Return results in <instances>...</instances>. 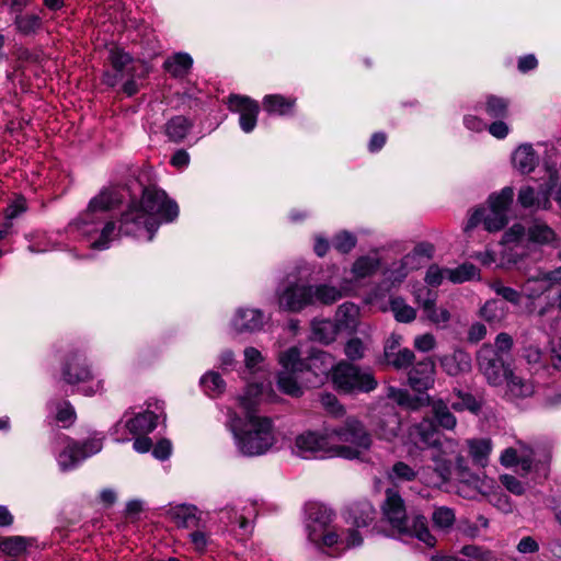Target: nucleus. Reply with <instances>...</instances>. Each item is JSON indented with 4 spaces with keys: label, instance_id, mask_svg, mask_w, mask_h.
Listing matches in <instances>:
<instances>
[{
    "label": "nucleus",
    "instance_id": "obj_18",
    "mask_svg": "<svg viewBox=\"0 0 561 561\" xmlns=\"http://www.w3.org/2000/svg\"><path fill=\"white\" fill-rule=\"evenodd\" d=\"M156 411L149 410L150 404L148 405V410L145 412L138 413L134 416H129V414H125L123 420L117 422L115 425V434L117 435L116 440L118 442H127L129 440L128 436H125V432L133 436L137 435H147L152 432L156 426L159 416L163 413V404L156 402Z\"/></svg>",
    "mask_w": 561,
    "mask_h": 561
},
{
    "label": "nucleus",
    "instance_id": "obj_56",
    "mask_svg": "<svg viewBox=\"0 0 561 561\" xmlns=\"http://www.w3.org/2000/svg\"><path fill=\"white\" fill-rule=\"evenodd\" d=\"M491 288L497 296H501L504 300L516 306L519 305L522 294L516 289L505 286L501 280L493 282L491 284Z\"/></svg>",
    "mask_w": 561,
    "mask_h": 561
},
{
    "label": "nucleus",
    "instance_id": "obj_59",
    "mask_svg": "<svg viewBox=\"0 0 561 561\" xmlns=\"http://www.w3.org/2000/svg\"><path fill=\"white\" fill-rule=\"evenodd\" d=\"M356 242L357 239L353 233L342 231L334 237L333 247L341 253H348L355 248Z\"/></svg>",
    "mask_w": 561,
    "mask_h": 561
},
{
    "label": "nucleus",
    "instance_id": "obj_16",
    "mask_svg": "<svg viewBox=\"0 0 561 561\" xmlns=\"http://www.w3.org/2000/svg\"><path fill=\"white\" fill-rule=\"evenodd\" d=\"M410 436L416 445L434 448L443 456L454 455L458 451V443L444 436L431 419H423L413 425Z\"/></svg>",
    "mask_w": 561,
    "mask_h": 561
},
{
    "label": "nucleus",
    "instance_id": "obj_50",
    "mask_svg": "<svg viewBox=\"0 0 561 561\" xmlns=\"http://www.w3.org/2000/svg\"><path fill=\"white\" fill-rule=\"evenodd\" d=\"M28 541L21 536H11L0 541V551L12 557L21 556L27 548Z\"/></svg>",
    "mask_w": 561,
    "mask_h": 561
},
{
    "label": "nucleus",
    "instance_id": "obj_28",
    "mask_svg": "<svg viewBox=\"0 0 561 561\" xmlns=\"http://www.w3.org/2000/svg\"><path fill=\"white\" fill-rule=\"evenodd\" d=\"M335 364L333 357L321 350L312 348L306 356V370L314 377L327 376L330 371L333 375V368Z\"/></svg>",
    "mask_w": 561,
    "mask_h": 561
},
{
    "label": "nucleus",
    "instance_id": "obj_49",
    "mask_svg": "<svg viewBox=\"0 0 561 561\" xmlns=\"http://www.w3.org/2000/svg\"><path fill=\"white\" fill-rule=\"evenodd\" d=\"M480 314L488 322L495 323L502 321L506 316V308L500 300H489L480 310Z\"/></svg>",
    "mask_w": 561,
    "mask_h": 561
},
{
    "label": "nucleus",
    "instance_id": "obj_40",
    "mask_svg": "<svg viewBox=\"0 0 561 561\" xmlns=\"http://www.w3.org/2000/svg\"><path fill=\"white\" fill-rule=\"evenodd\" d=\"M198 526H194L188 534L190 542L198 552H204L211 543V529L208 523V516L201 520Z\"/></svg>",
    "mask_w": 561,
    "mask_h": 561
},
{
    "label": "nucleus",
    "instance_id": "obj_4",
    "mask_svg": "<svg viewBox=\"0 0 561 561\" xmlns=\"http://www.w3.org/2000/svg\"><path fill=\"white\" fill-rule=\"evenodd\" d=\"M513 339L507 333L496 335L494 344H483L477 353V365L486 382L492 387L504 383L510 374Z\"/></svg>",
    "mask_w": 561,
    "mask_h": 561
},
{
    "label": "nucleus",
    "instance_id": "obj_11",
    "mask_svg": "<svg viewBox=\"0 0 561 561\" xmlns=\"http://www.w3.org/2000/svg\"><path fill=\"white\" fill-rule=\"evenodd\" d=\"M334 516V512L324 505H310L306 530L308 540L317 548H332L340 542V530L333 525Z\"/></svg>",
    "mask_w": 561,
    "mask_h": 561
},
{
    "label": "nucleus",
    "instance_id": "obj_17",
    "mask_svg": "<svg viewBox=\"0 0 561 561\" xmlns=\"http://www.w3.org/2000/svg\"><path fill=\"white\" fill-rule=\"evenodd\" d=\"M64 448L56 457L58 467L61 471L76 469L84 459L98 454L102 447L101 438H90L80 444L70 437L62 438Z\"/></svg>",
    "mask_w": 561,
    "mask_h": 561
},
{
    "label": "nucleus",
    "instance_id": "obj_38",
    "mask_svg": "<svg viewBox=\"0 0 561 561\" xmlns=\"http://www.w3.org/2000/svg\"><path fill=\"white\" fill-rule=\"evenodd\" d=\"M504 381H506V394L514 399L527 398L535 391L534 385L529 380L515 375L513 369L510 370Z\"/></svg>",
    "mask_w": 561,
    "mask_h": 561
},
{
    "label": "nucleus",
    "instance_id": "obj_24",
    "mask_svg": "<svg viewBox=\"0 0 561 561\" xmlns=\"http://www.w3.org/2000/svg\"><path fill=\"white\" fill-rule=\"evenodd\" d=\"M168 516L178 527L192 529L194 526H198V523L203 520L207 514H204L194 505L180 504L170 507L168 510Z\"/></svg>",
    "mask_w": 561,
    "mask_h": 561
},
{
    "label": "nucleus",
    "instance_id": "obj_22",
    "mask_svg": "<svg viewBox=\"0 0 561 561\" xmlns=\"http://www.w3.org/2000/svg\"><path fill=\"white\" fill-rule=\"evenodd\" d=\"M228 104L230 111L239 114L240 128L247 134L251 133L257 123L259 103L248 96L230 95Z\"/></svg>",
    "mask_w": 561,
    "mask_h": 561
},
{
    "label": "nucleus",
    "instance_id": "obj_51",
    "mask_svg": "<svg viewBox=\"0 0 561 561\" xmlns=\"http://www.w3.org/2000/svg\"><path fill=\"white\" fill-rule=\"evenodd\" d=\"M400 431V421L397 414L391 413L386 420H382L378 427L377 433L380 438L385 440H392L396 438Z\"/></svg>",
    "mask_w": 561,
    "mask_h": 561
},
{
    "label": "nucleus",
    "instance_id": "obj_57",
    "mask_svg": "<svg viewBox=\"0 0 561 561\" xmlns=\"http://www.w3.org/2000/svg\"><path fill=\"white\" fill-rule=\"evenodd\" d=\"M541 274H547L546 271L537 270L533 274H529L523 285V291L528 298H536L542 295L545 291H536L541 287Z\"/></svg>",
    "mask_w": 561,
    "mask_h": 561
},
{
    "label": "nucleus",
    "instance_id": "obj_53",
    "mask_svg": "<svg viewBox=\"0 0 561 561\" xmlns=\"http://www.w3.org/2000/svg\"><path fill=\"white\" fill-rule=\"evenodd\" d=\"M424 317L434 325L438 328H446L451 319L450 312L443 307H437L436 302L423 311Z\"/></svg>",
    "mask_w": 561,
    "mask_h": 561
},
{
    "label": "nucleus",
    "instance_id": "obj_45",
    "mask_svg": "<svg viewBox=\"0 0 561 561\" xmlns=\"http://www.w3.org/2000/svg\"><path fill=\"white\" fill-rule=\"evenodd\" d=\"M14 25L21 34L33 35L42 28L43 21L38 14H19L14 19Z\"/></svg>",
    "mask_w": 561,
    "mask_h": 561
},
{
    "label": "nucleus",
    "instance_id": "obj_41",
    "mask_svg": "<svg viewBox=\"0 0 561 561\" xmlns=\"http://www.w3.org/2000/svg\"><path fill=\"white\" fill-rule=\"evenodd\" d=\"M312 337L313 340L329 344L336 339L337 332L340 331L335 321L331 320H313L311 323Z\"/></svg>",
    "mask_w": 561,
    "mask_h": 561
},
{
    "label": "nucleus",
    "instance_id": "obj_42",
    "mask_svg": "<svg viewBox=\"0 0 561 561\" xmlns=\"http://www.w3.org/2000/svg\"><path fill=\"white\" fill-rule=\"evenodd\" d=\"M431 407L432 413L439 426L445 430H454L456 427L457 420L444 400H433Z\"/></svg>",
    "mask_w": 561,
    "mask_h": 561
},
{
    "label": "nucleus",
    "instance_id": "obj_32",
    "mask_svg": "<svg viewBox=\"0 0 561 561\" xmlns=\"http://www.w3.org/2000/svg\"><path fill=\"white\" fill-rule=\"evenodd\" d=\"M381 265V261L377 254L358 256L351 267L354 280H360L373 276Z\"/></svg>",
    "mask_w": 561,
    "mask_h": 561
},
{
    "label": "nucleus",
    "instance_id": "obj_9",
    "mask_svg": "<svg viewBox=\"0 0 561 561\" xmlns=\"http://www.w3.org/2000/svg\"><path fill=\"white\" fill-rule=\"evenodd\" d=\"M551 459V450L547 446H530L517 440L515 446L505 448L500 462L505 468L519 467L524 473L530 471L546 472Z\"/></svg>",
    "mask_w": 561,
    "mask_h": 561
},
{
    "label": "nucleus",
    "instance_id": "obj_27",
    "mask_svg": "<svg viewBox=\"0 0 561 561\" xmlns=\"http://www.w3.org/2000/svg\"><path fill=\"white\" fill-rule=\"evenodd\" d=\"M434 373L435 365L431 359L419 362L409 373V383L415 391H425L434 383Z\"/></svg>",
    "mask_w": 561,
    "mask_h": 561
},
{
    "label": "nucleus",
    "instance_id": "obj_48",
    "mask_svg": "<svg viewBox=\"0 0 561 561\" xmlns=\"http://www.w3.org/2000/svg\"><path fill=\"white\" fill-rule=\"evenodd\" d=\"M458 400L450 402V407L453 410L457 412H461L468 410L473 414H478L481 411V401L478 400L470 393L467 392H457Z\"/></svg>",
    "mask_w": 561,
    "mask_h": 561
},
{
    "label": "nucleus",
    "instance_id": "obj_52",
    "mask_svg": "<svg viewBox=\"0 0 561 561\" xmlns=\"http://www.w3.org/2000/svg\"><path fill=\"white\" fill-rule=\"evenodd\" d=\"M446 275L448 280L459 284L474 278L477 268L472 264H462L456 268H447Z\"/></svg>",
    "mask_w": 561,
    "mask_h": 561
},
{
    "label": "nucleus",
    "instance_id": "obj_39",
    "mask_svg": "<svg viewBox=\"0 0 561 561\" xmlns=\"http://www.w3.org/2000/svg\"><path fill=\"white\" fill-rule=\"evenodd\" d=\"M193 59L186 53H176L165 59L163 68L174 78L185 77L192 68Z\"/></svg>",
    "mask_w": 561,
    "mask_h": 561
},
{
    "label": "nucleus",
    "instance_id": "obj_5",
    "mask_svg": "<svg viewBox=\"0 0 561 561\" xmlns=\"http://www.w3.org/2000/svg\"><path fill=\"white\" fill-rule=\"evenodd\" d=\"M330 430L332 442L335 443L336 457L359 459L373 445L371 434L355 416H347L340 426Z\"/></svg>",
    "mask_w": 561,
    "mask_h": 561
},
{
    "label": "nucleus",
    "instance_id": "obj_12",
    "mask_svg": "<svg viewBox=\"0 0 561 561\" xmlns=\"http://www.w3.org/2000/svg\"><path fill=\"white\" fill-rule=\"evenodd\" d=\"M333 385L344 393L370 392L377 388V380L367 368L346 360H340L333 368Z\"/></svg>",
    "mask_w": 561,
    "mask_h": 561
},
{
    "label": "nucleus",
    "instance_id": "obj_29",
    "mask_svg": "<svg viewBox=\"0 0 561 561\" xmlns=\"http://www.w3.org/2000/svg\"><path fill=\"white\" fill-rule=\"evenodd\" d=\"M490 486V481L485 478H480L469 472H462L457 486V493L463 499L473 500L477 499L479 494H485L486 489Z\"/></svg>",
    "mask_w": 561,
    "mask_h": 561
},
{
    "label": "nucleus",
    "instance_id": "obj_8",
    "mask_svg": "<svg viewBox=\"0 0 561 561\" xmlns=\"http://www.w3.org/2000/svg\"><path fill=\"white\" fill-rule=\"evenodd\" d=\"M110 68L103 73L102 81L111 88L122 84V91L131 96L139 90L137 83V62L125 50L113 46L108 50Z\"/></svg>",
    "mask_w": 561,
    "mask_h": 561
},
{
    "label": "nucleus",
    "instance_id": "obj_10",
    "mask_svg": "<svg viewBox=\"0 0 561 561\" xmlns=\"http://www.w3.org/2000/svg\"><path fill=\"white\" fill-rule=\"evenodd\" d=\"M277 363L280 366L277 374L278 389L287 396L300 397L304 388L298 378L306 370V357H302L301 348L293 345L279 351Z\"/></svg>",
    "mask_w": 561,
    "mask_h": 561
},
{
    "label": "nucleus",
    "instance_id": "obj_19",
    "mask_svg": "<svg viewBox=\"0 0 561 561\" xmlns=\"http://www.w3.org/2000/svg\"><path fill=\"white\" fill-rule=\"evenodd\" d=\"M443 478V472L438 469H431L430 467L414 469L404 461L394 462L388 471V479L394 484L412 482L417 479L426 485L437 486Z\"/></svg>",
    "mask_w": 561,
    "mask_h": 561
},
{
    "label": "nucleus",
    "instance_id": "obj_47",
    "mask_svg": "<svg viewBox=\"0 0 561 561\" xmlns=\"http://www.w3.org/2000/svg\"><path fill=\"white\" fill-rule=\"evenodd\" d=\"M456 520L455 511L447 506L434 507L432 514V522L438 529L447 530L453 527Z\"/></svg>",
    "mask_w": 561,
    "mask_h": 561
},
{
    "label": "nucleus",
    "instance_id": "obj_62",
    "mask_svg": "<svg viewBox=\"0 0 561 561\" xmlns=\"http://www.w3.org/2000/svg\"><path fill=\"white\" fill-rule=\"evenodd\" d=\"M414 298L422 311H424L436 302L437 294L427 287H421L414 291Z\"/></svg>",
    "mask_w": 561,
    "mask_h": 561
},
{
    "label": "nucleus",
    "instance_id": "obj_21",
    "mask_svg": "<svg viewBox=\"0 0 561 561\" xmlns=\"http://www.w3.org/2000/svg\"><path fill=\"white\" fill-rule=\"evenodd\" d=\"M220 520L227 525L238 524L241 535L251 533V520L256 516L253 503H234L220 511Z\"/></svg>",
    "mask_w": 561,
    "mask_h": 561
},
{
    "label": "nucleus",
    "instance_id": "obj_31",
    "mask_svg": "<svg viewBox=\"0 0 561 561\" xmlns=\"http://www.w3.org/2000/svg\"><path fill=\"white\" fill-rule=\"evenodd\" d=\"M296 99L282 94H267L262 100L263 110L270 115L285 116L293 112Z\"/></svg>",
    "mask_w": 561,
    "mask_h": 561
},
{
    "label": "nucleus",
    "instance_id": "obj_26",
    "mask_svg": "<svg viewBox=\"0 0 561 561\" xmlns=\"http://www.w3.org/2000/svg\"><path fill=\"white\" fill-rule=\"evenodd\" d=\"M539 161V154L530 144L519 145L512 153L513 168L522 174L531 173Z\"/></svg>",
    "mask_w": 561,
    "mask_h": 561
},
{
    "label": "nucleus",
    "instance_id": "obj_55",
    "mask_svg": "<svg viewBox=\"0 0 561 561\" xmlns=\"http://www.w3.org/2000/svg\"><path fill=\"white\" fill-rule=\"evenodd\" d=\"M460 552L474 561H497L492 551L476 545L463 546Z\"/></svg>",
    "mask_w": 561,
    "mask_h": 561
},
{
    "label": "nucleus",
    "instance_id": "obj_44",
    "mask_svg": "<svg viewBox=\"0 0 561 561\" xmlns=\"http://www.w3.org/2000/svg\"><path fill=\"white\" fill-rule=\"evenodd\" d=\"M192 127V123L184 116H175L165 125V134L174 142L182 141Z\"/></svg>",
    "mask_w": 561,
    "mask_h": 561
},
{
    "label": "nucleus",
    "instance_id": "obj_34",
    "mask_svg": "<svg viewBox=\"0 0 561 561\" xmlns=\"http://www.w3.org/2000/svg\"><path fill=\"white\" fill-rule=\"evenodd\" d=\"M359 309L353 302L342 304L335 312V323L340 331L353 332L357 328Z\"/></svg>",
    "mask_w": 561,
    "mask_h": 561
},
{
    "label": "nucleus",
    "instance_id": "obj_1",
    "mask_svg": "<svg viewBox=\"0 0 561 561\" xmlns=\"http://www.w3.org/2000/svg\"><path fill=\"white\" fill-rule=\"evenodd\" d=\"M125 188L108 187L94 196L87 209L70 225L72 231L80 233L94 250L108 249L119 233L145 238L151 241L162 224L174 221L179 216V206L167 193L156 186L145 187L139 201H131L121 217L119 228L107 213L118 206L125 195Z\"/></svg>",
    "mask_w": 561,
    "mask_h": 561
},
{
    "label": "nucleus",
    "instance_id": "obj_14",
    "mask_svg": "<svg viewBox=\"0 0 561 561\" xmlns=\"http://www.w3.org/2000/svg\"><path fill=\"white\" fill-rule=\"evenodd\" d=\"M312 285L295 279L284 282L276 291L279 310L298 313L313 306Z\"/></svg>",
    "mask_w": 561,
    "mask_h": 561
},
{
    "label": "nucleus",
    "instance_id": "obj_63",
    "mask_svg": "<svg viewBox=\"0 0 561 561\" xmlns=\"http://www.w3.org/2000/svg\"><path fill=\"white\" fill-rule=\"evenodd\" d=\"M447 268H442L436 264L431 265L425 274V283L430 286L437 287L442 285L444 279H447Z\"/></svg>",
    "mask_w": 561,
    "mask_h": 561
},
{
    "label": "nucleus",
    "instance_id": "obj_64",
    "mask_svg": "<svg viewBox=\"0 0 561 561\" xmlns=\"http://www.w3.org/2000/svg\"><path fill=\"white\" fill-rule=\"evenodd\" d=\"M388 397L400 405L408 407L411 409H414L416 407L415 401L403 389L390 387L388 389Z\"/></svg>",
    "mask_w": 561,
    "mask_h": 561
},
{
    "label": "nucleus",
    "instance_id": "obj_58",
    "mask_svg": "<svg viewBox=\"0 0 561 561\" xmlns=\"http://www.w3.org/2000/svg\"><path fill=\"white\" fill-rule=\"evenodd\" d=\"M244 366L250 373H255L260 369V365L264 362V356L257 348L248 346L243 351Z\"/></svg>",
    "mask_w": 561,
    "mask_h": 561
},
{
    "label": "nucleus",
    "instance_id": "obj_35",
    "mask_svg": "<svg viewBox=\"0 0 561 561\" xmlns=\"http://www.w3.org/2000/svg\"><path fill=\"white\" fill-rule=\"evenodd\" d=\"M412 273L410 267H408V263L402 259L393 261L385 271H383V282L382 285L390 289L392 287H397L401 285L409 274Z\"/></svg>",
    "mask_w": 561,
    "mask_h": 561
},
{
    "label": "nucleus",
    "instance_id": "obj_60",
    "mask_svg": "<svg viewBox=\"0 0 561 561\" xmlns=\"http://www.w3.org/2000/svg\"><path fill=\"white\" fill-rule=\"evenodd\" d=\"M366 347L358 337L350 339L344 346L345 356L353 362L359 360L365 355Z\"/></svg>",
    "mask_w": 561,
    "mask_h": 561
},
{
    "label": "nucleus",
    "instance_id": "obj_61",
    "mask_svg": "<svg viewBox=\"0 0 561 561\" xmlns=\"http://www.w3.org/2000/svg\"><path fill=\"white\" fill-rule=\"evenodd\" d=\"M558 259L561 261V252L558 254ZM547 274H541V287L536 291H547L552 286L561 284V265L552 271H546Z\"/></svg>",
    "mask_w": 561,
    "mask_h": 561
},
{
    "label": "nucleus",
    "instance_id": "obj_30",
    "mask_svg": "<svg viewBox=\"0 0 561 561\" xmlns=\"http://www.w3.org/2000/svg\"><path fill=\"white\" fill-rule=\"evenodd\" d=\"M312 289L314 290L312 293L313 305L318 302L322 305H332L346 296L348 290H351V286L347 280H344L341 288L328 284H321L316 286L312 285Z\"/></svg>",
    "mask_w": 561,
    "mask_h": 561
},
{
    "label": "nucleus",
    "instance_id": "obj_36",
    "mask_svg": "<svg viewBox=\"0 0 561 561\" xmlns=\"http://www.w3.org/2000/svg\"><path fill=\"white\" fill-rule=\"evenodd\" d=\"M467 447L473 463L484 468L492 451V440L490 438H471L467 440Z\"/></svg>",
    "mask_w": 561,
    "mask_h": 561
},
{
    "label": "nucleus",
    "instance_id": "obj_37",
    "mask_svg": "<svg viewBox=\"0 0 561 561\" xmlns=\"http://www.w3.org/2000/svg\"><path fill=\"white\" fill-rule=\"evenodd\" d=\"M443 369L450 376L467 371L471 367L470 356L463 351H455L450 355L440 358Z\"/></svg>",
    "mask_w": 561,
    "mask_h": 561
},
{
    "label": "nucleus",
    "instance_id": "obj_7",
    "mask_svg": "<svg viewBox=\"0 0 561 561\" xmlns=\"http://www.w3.org/2000/svg\"><path fill=\"white\" fill-rule=\"evenodd\" d=\"M513 198L514 190L511 186H505L500 192L491 194L486 206L472 211L466 225V230L473 229L480 224L489 232L501 230L508 221V210Z\"/></svg>",
    "mask_w": 561,
    "mask_h": 561
},
{
    "label": "nucleus",
    "instance_id": "obj_33",
    "mask_svg": "<svg viewBox=\"0 0 561 561\" xmlns=\"http://www.w3.org/2000/svg\"><path fill=\"white\" fill-rule=\"evenodd\" d=\"M434 254V245L430 242L417 243L409 253L403 256L410 270L416 271L426 265Z\"/></svg>",
    "mask_w": 561,
    "mask_h": 561
},
{
    "label": "nucleus",
    "instance_id": "obj_20",
    "mask_svg": "<svg viewBox=\"0 0 561 561\" xmlns=\"http://www.w3.org/2000/svg\"><path fill=\"white\" fill-rule=\"evenodd\" d=\"M267 321L268 318L262 309L241 306L231 316L229 327L237 334H254L261 332Z\"/></svg>",
    "mask_w": 561,
    "mask_h": 561
},
{
    "label": "nucleus",
    "instance_id": "obj_54",
    "mask_svg": "<svg viewBox=\"0 0 561 561\" xmlns=\"http://www.w3.org/2000/svg\"><path fill=\"white\" fill-rule=\"evenodd\" d=\"M508 102L505 99L490 95L486 98L485 112L492 118H504L507 114Z\"/></svg>",
    "mask_w": 561,
    "mask_h": 561
},
{
    "label": "nucleus",
    "instance_id": "obj_25",
    "mask_svg": "<svg viewBox=\"0 0 561 561\" xmlns=\"http://www.w3.org/2000/svg\"><path fill=\"white\" fill-rule=\"evenodd\" d=\"M385 360L396 369L408 368L413 359L414 353L404 347H400L399 337H391L387 341L383 350Z\"/></svg>",
    "mask_w": 561,
    "mask_h": 561
},
{
    "label": "nucleus",
    "instance_id": "obj_15",
    "mask_svg": "<svg viewBox=\"0 0 561 561\" xmlns=\"http://www.w3.org/2000/svg\"><path fill=\"white\" fill-rule=\"evenodd\" d=\"M295 448L302 458L336 457L330 427H324L321 432L307 431L299 434L295 439Z\"/></svg>",
    "mask_w": 561,
    "mask_h": 561
},
{
    "label": "nucleus",
    "instance_id": "obj_6",
    "mask_svg": "<svg viewBox=\"0 0 561 561\" xmlns=\"http://www.w3.org/2000/svg\"><path fill=\"white\" fill-rule=\"evenodd\" d=\"M503 244L514 248H542L559 249L561 238L545 220L534 218L527 222V226L514 224L503 234Z\"/></svg>",
    "mask_w": 561,
    "mask_h": 561
},
{
    "label": "nucleus",
    "instance_id": "obj_13",
    "mask_svg": "<svg viewBox=\"0 0 561 561\" xmlns=\"http://www.w3.org/2000/svg\"><path fill=\"white\" fill-rule=\"evenodd\" d=\"M62 379L84 396H93L103 391V380L98 379L91 370L87 358L80 353L70 354L62 366Z\"/></svg>",
    "mask_w": 561,
    "mask_h": 561
},
{
    "label": "nucleus",
    "instance_id": "obj_43",
    "mask_svg": "<svg viewBox=\"0 0 561 561\" xmlns=\"http://www.w3.org/2000/svg\"><path fill=\"white\" fill-rule=\"evenodd\" d=\"M199 383L204 392L211 398L220 396L226 389V382L221 375L214 370L205 373L201 377Z\"/></svg>",
    "mask_w": 561,
    "mask_h": 561
},
{
    "label": "nucleus",
    "instance_id": "obj_46",
    "mask_svg": "<svg viewBox=\"0 0 561 561\" xmlns=\"http://www.w3.org/2000/svg\"><path fill=\"white\" fill-rule=\"evenodd\" d=\"M390 309L399 322L409 323L416 318V310L401 297L391 298Z\"/></svg>",
    "mask_w": 561,
    "mask_h": 561
},
{
    "label": "nucleus",
    "instance_id": "obj_23",
    "mask_svg": "<svg viewBox=\"0 0 561 561\" xmlns=\"http://www.w3.org/2000/svg\"><path fill=\"white\" fill-rule=\"evenodd\" d=\"M557 184V176L551 174L547 187L536 192L531 186H523L518 192V203L523 208H536L548 210L551 207L550 194Z\"/></svg>",
    "mask_w": 561,
    "mask_h": 561
},
{
    "label": "nucleus",
    "instance_id": "obj_2",
    "mask_svg": "<svg viewBox=\"0 0 561 561\" xmlns=\"http://www.w3.org/2000/svg\"><path fill=\"white\" fill-rule=\"evenodd\" d=\"M276 394L271 383H249L238 398L244 416L228 409L226 427L232 434L236 450L243 457H260L272 451L279 443V432L274 420L255 412L260 402H273Z\"/></svg>",
    "mask_w": 561,
    "mask_h": 561
},
{
    "label": "nucleus",
    "instance_id": "obj_3",
    "mask_svg": "<svg viewBox=\"0 0 561 561\" xmlns=\"http://www.w3.org/2000/svg\"><path fill=\"white\" fill-rule=\"evenodd\" d=\"M380 508V531L385 536L400 540L416 538L428 548L436 545V538L431 534L427 520L423 515L414 516L410 523L405 502L399 491L387 489Z\"/></svg>",
    "mask_w": 561,
    "mask_h": 561
}]
</instances>
